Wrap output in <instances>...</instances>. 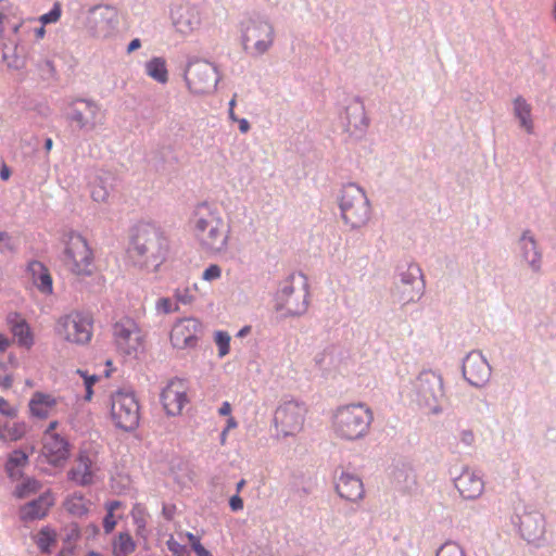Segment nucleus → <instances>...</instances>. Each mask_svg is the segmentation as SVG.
I'll use <instances>...</instances> for the list:
<instances>
[{
    "instance_id": "obj_14",
    "label": "nucleus",
    "mask_w": 556,
    "mask_h": 556,
    "mask_svg": "<svg viewBox=\"0 0 556 556\" xmlns=\"http://www.w3.org/2000/svg\"><path fill=\"white\" fill-rule=\"evenodd\" d=\"M188 387L185 380L174 378L162 390L161 402L167 415L177 416L188 402Z\"/></svg>"
},
{
    "instance_id": "obj_50",
    "label": "nucleus",
    "mask_w": 556,
    "mask_h": 556,
    "mask_svg": "<svg viewBox=\"0 0 556 556\" xmlns=\"http://www.w3.org/2000/svg\"><path fill=\"white\" fill-rule=\"evenodd\" d=\"M238 124H239V129L242 134H247L249 130H250V123L248 119L245 118H237Z\"/></svg>"
},
{
    "instance_id": "obj_6",
    "label": "nucleus",
    "mask_w": 556,
    "mask_h": 556,
    "mask_svg": "<svg viewBox=\"0 0 556 556\" xmlns=\"http://www.w3.org/2000/svg\"><path fill=\"white\" fill-rule=\"evenodd\" d=\"M65 267L76 276H90L94 268L93 251L88 241L78 233H70L63 253Z\"/></svg>"
},
{
    "instance_id": "obj_29",
    "label": "nucleus",
    "mask_w": 556,
    "mask_h": 556,
    "mask_svg": "<svg viewBox=\"0 0 556 556\" xmlns=\"http://www.w3.org/2000/svg\"><path fill=\"white\" fill-rule=\"evenodd\" d=\"M134 525L136 526V534L138 536L146 538L147 536V526L149 520V513L146 506L141 503H136L130 511Z\"/></svg>"
},
{
    "instance_id": "obj_54",
    "label": "nucleus",
    "mask_w": 556,
    "mask_h": 556,
    "mask_svg": "<svg viewBox=\"0 0 556 556\" xmlns=\"http://www.w3.org/2000/svg\"><path fill=\"white\" fill-rule=\"evenodd\" d=\"M34 36L37 40L43 39V37L46 36L45 25L41 24L40 27L35 28Z\"/></svg>"
},
{
    "instance_id": "obj_46",
    "label": "nucleus",
    "mask_w": 556,
    "mask_h": 556,
    "mask_svg": "<svg viewBox=\"0 0 556 556\" xmlns=\"http://www.w3.org/2000/svg\"><path fill=\"white\" fill-rule=\"evenodd\" d=\"M125 505L121 501H110L105 503V509L106 511L115 513L116 510L124 508Z\"/></svg>"
},
{
    "instance_id": "obj_22",
    "label": "nucleus",
    "mask_w": 556,
    "mask_h": 556,
    "mask_svg": "<svg viewBox=\"0 0 556 556\" xmlns=\"http://www.w3.org/2000/svg\"><path fill=\"white\" fill-rule=\"evenodd\" d=\"M29 270L33 276V282L38 290L45 294L52 293V277L48 268L40 262H33L29 264Z\"/></svg>"
},
{
    "instance_id": "obj_45",
    "label": "nucleus",
    "mask_w": 556,
    "mask_h": 556,
    "mask_svg": "<svg viewBox=\"0 0 556 556\" xmlns=\"http://www.w3.org/2000/svg\"><path fill=\"white\" fill-rule=\"evenodd\" d=\"M230 508L235 511L243 508V501L239 495H233L229 501Z\"/></svg>"
},
{
    "instance_id": "obj_12",
    "label": "nucleus",
    "mask_w": 556,
    "mask_h": 556,
    "mask_svg": "<svg viewBox=\"0 0 556 556\" xmlns=\"http://www.w3.org/2000/svg\"><path fill=\"white\" fill-rule=\"evenodd\" d=\"M306 413L304 404L292 401L283 403L275 413L277 431L283 437L299 433L303 429Z\"/></svg>"
},
{
    "instance_id": "obj_5",
    "label": "nucleus",
    "mask_w": 556,
    "mask_h": 556,
    "mask_svg": "<svg viewBox=\"0 0 556 556\" xmlns=\"http://www.w3.org/2000/svg\"><path fill=\"white\" fill-rule=\"evenodd\" d=\"M110 419L123 431H132L139 426L140 407L132 392L116 391L109 400Z\"/></svg>"
},
{
    "instance_id": "obj_24",
    "label": "nucleus",
    "mask_w": 556,
    "mask_h": 556,
    "mask_svg": "<svg viewBox=\"0 0 556 556\" xmlns=\"http://www.w3.org/2000/svg\"><path fill=\"white\" fill-rule=\"evenodd\" d=\"M514 114L519 119L520 126L528 132H533V121L531 117V104L522 97H517L514 102Z\"/></svg>"
},
{
    "instance_id": "obj_33",
    "label": "nucleus",
    "mask_w": 556,
    "mask_h": 556,
    "mask_svg": "<svg viewBox=\"0 0 556 556\" xmlns=\"http://www.w3.org/2000/svg\"><path fill=\"white\" fill-rule=\"evenodd\" d=\"M56 542V532L48 527L42 528L37 534L36 544L42 553H49Z\"/></svg>"
},
{
    "instance_id": "obj_26",
    "label": "nucleus",
    "mask_w": 556,
    "mask_h": 556,
    "mask_svg": "<svg viewBox=\"0 0 556 556\" xmlns=\"http://www.w3.org/2000/svg\"><path fill=\"white\" fill-rule=\"evenodd\" d=\"M91 502L84 497L80 493L70 495L65 502L64 507L66 511L76 517H83L89 511Z\"/></svg>"
},
{
    "instance_id": "obj_10",
    "label": "nucleus",
    "mask_w": 556,
    "mask_h": 556,
    "mask_svg": "<svg viewBox=\"0 0 556 556\" xmlns=\"http://www.w3.org/2000/svg\"><path fill=\"white\" fill-rule=\"evenodd\" d=\"M243 46L252 55H262L273 46L274 27L265 21H249L243 28Z\"/></svg>"
},
{
    "instance_id": "obj_19",
    "label": "nucleus",
    "mask_w": 556,
    "mask_h": 556,
    "mask_svg": "<svg viewBox=\"0 0 556 556\" xmlns=\"http://www.w3.org/2000/svg\"><path fill=\"white\" fill-rule=\"evenodd\" d=\"M454 484L459 494L466 500L479 497L484 489L482 478L469 468H464L463 471L455 477Z\"/></svg>"
},
{
    "instance_id": "obj_39",
    "label": "nucleus",
    "mask_w": 556,
    "mask_h": 556,
    "mask_svg": "<svg viewBox=\"0 0 556 556\" xmlns=\"http://www.w3.org/2000/svg\"><path fill=\"white\" fill-rule=\"evenodd\" d=\"M222 276V268L217 264L210 265L202 275L205 281H213L219 279Z\"/></svg>"
},
{
    "instance_id": "obj_30",
    "label": "nucleus",
    "mask_w": 556,
    "mask_h": 556,
    "mask_svg": "<svg viewBox=\"0 0 556 556\" xmlns=\"http://www.w3.org/2000/svg\"><path fill=\"white\" fill-rule=\"evenodd\" d=\"M28 463V455L23 451H13L5 464V470L10 478L15 479L21 476V470Z\"/></svg>"
},
{
    "instance_id": "obj_41",
    "label": "nucleus",
    "mask_w": 556,
    "mask_h": 556,
    "mask_svg": "<svg viewBox=\"0 0 556 556\" xmlns=\"http://www.w3.org/2000/svg\"><path fill=\"white\" fill-rule=\"evenodd\" d=\"M168 549L175 555V556H184V554L187 552L186 546L178 543L174 538H169L166 542Z\"/></svg>"
},
{
    "instance_id": "obj_64",
    "label": "nucleus",
    "mask_w": 556,
    "mask_h": 556,
    "mask_svg": "<svg viewBox=\"0 0 556 556\" xmlns=\"http://www.w3.org/2000/svg\"><path fill=\"white\" fill-rule=\"evenodd\" d=\"M58 556H72V553L70 551H62Z\"/></svg>"
},
{
    "instance_id": "obj_7",
    "label": "nucleus",
    "mask_w": 556,
    "mask_h": 556,
    "mask_svg": "<svg viewBox=\"0 0 556 556\" xmlns=\"http://www.w3.org/2000/svg\"><path fill=\"white\" fill-rule=\"evenodd\" d=\"M340 208L344 222L352 228L364 226L370 216L367 197L356 185H349L343 188Z\"/></svg>"
},
{
    "instance_id": "obj_37",
    "label": "nucleus",
    "mask_w": 556,
    "mask_h": 556,
    "mask_svg": "<svg viewBox=\"0 0 556 556\" xmlns=\"http://www.w3.org/2000/svg\"><path fill=\"white\" fill-rule=\"evenodd\" d=\"M437 556H464L463 549L456 543H445L439 552Z\"/></svg>"
},
{
    "instance_id": "obj_62",
    "label": "nucleus",
    "mask_w": 556,
    "mask_h": 556,
    "mask_svg": "<svg viewBox=\"0 0 556 556\" xmlns=\"http://www.w3.org/2000/svg\"><path fill=\"white\" fill-rule=\"evenodd\" d=\"M229 117H230L233 122H236V121H237V116L235 115V110L229 109Z\"/></svg>"
},
{
    "instance_id": "obj_27",
    "label": "nucleus",
    "mask_w": 556,
    "mask_h": 556,
    "mask_svg": "<svg viewBox=\"0 0 556 556\" xmlns=\"http://www.w3.org/2000/svg\"><path fill=\"white\" fill-rule=\"evenodd\" d=\"M27 432V425L24 421L12 424H0V440L4 442H13L21 440Z\"/></svg>"
},
{
    "instance_id": "obj_56",
    "label": "nucleus",
    "mask_w": 556,
    "mask_h": 556,
    "mask_svg": "<svg viewBox=\"0 0 556 556\" xmlns=\"http://www.w3.org/2000/svg\"><path fill=\"white\" fill-rule=\"evenodd\" d=\"M140 47H141V41L138 38H136L130 41V43L128 45L127 51L130 53V52L139 49Z\"/></svg>"
},
{
    "instance_id": "obj_15",
    "label": "nucleus",
    "mask_w": 556,
    "mask_h": 556,
    "mask_svg": "<svg viewBox=\"0 0 556 556\" xmlns=\"http://www.w3.org/2000/svg\"><path fill=\"white\" fill-rule=\"evenodd\" d=\"M41 454L50 465L64 466L71 455V444L61 434H48L42 437Z\"/></svg>"
},
{
    "instance_id": "obj_48",
    "label": "nucleus",
    "mask_w": 556,
    "mask_h": 556,
    "mask_svg": "<svg viewBox=\"0 0 556 556\" xmlns=\"http://www.w3.org/2000/svg\"><path fill=\"white\" fill-rule=\"evenodd\" d=\"M12 383H13V379L11 376H9V375L0 376V387L2 389H10L12 387Z\"/></svg>"
},
{
    "instance_id": "obj_4",
    "label": "nucleus",
    "mask_w": 556,
    "mask_h": 556,
    "mask_svg": "<svg viewBox=\"0 0 556 556\" xmlns=\"http://www.w3.org/2000/svg\"><path fill=\"white\" fill-rule=\"evenodd\" d=\"M147 331L134 318L125 316L113 325V341L117 352L137 358L147 345Z\"/></svg>"
},
{
    "instance_id": "obj_55",
    "label": "nucleus",
    "mask_w": 556,
    "mask_h": 556,
    "mask_svg": "<svg viewBox=\"0 0 556 556\" xmlns=\"http://www.w3.org/2000/svg\"><path fill=\"white\" fill-rule=\"evenodd\" d=\"M10 345V340L0 333V353H3Z\"/></svg>"
},
{
    "instance_id": "obj_13",
    "label": "nucleus",
    "mask_w": 556,
    "mask_h": 556,
    "mask_svg": "<svg viewBox=\"0 0 556 556\" xmlns=\"http://www.w3.org/2000/svg\"><path fill=\"white\" fill-rule=\"evenodd\" d=\"M201 332V324L194 318H182L175 323L170 331V343L175 349L194 348Z\"/></svg>"
},
{
    "instance_id": "obj_57",
    "label": "nucleus",
    "mask_w": 556,
    "mask_h": 556,
    "mask_svg": "<svg viewBox=\"0 0 556 556\" xmlns=\"http://www.w3.org/2000/svg\"><path fill=\"white\" fill-rule=\"evenodd\" d=\"M237 427V422L236 420L233 419V417H229V419L227 420V427L226 429L223 431V439L225 438L226 433L230 430V429H233Z\"/></svg>"
},
{
    "instance_id": "obj_49",
    "label": "nucleus",
    "mask_w": 556,
    "mask_h": 556,
    "mask_svg": "<svg viewBox=\"0 0 556 556\" xmlns=\"http://www.w3.org/2000/svg\"><path fill=\"white\" fill-rule=\"evenodd\" d=\"M186 536H187L192 549L197 548L198 545H202L200 542V539L197 535H194L193 533L187 532Z\"/></svg>"
},
{
    "instance_id": "obj_60",
    "label": "nucleus",
    "mask_w": 556,
    "mask_h": 556,
    "mask_svg": "<svg viewBox=\"0 0 556 556\" xmlns=\"http://www.w3.org/2000/svg\"><path fill=\"white\" fill-rule=\"evenodd\" d=\"M249 331H250V327H244V328H242V329L238 332V336H239V337H243V336H245Z\"/></svg>"
},
{
    "instance_id": "obj_63",
    "label": "nucleus",
    "mask_w": 556,
    "mask_h": 556,
    "mask_svg": "<svg viewBox=\"0 0 556 556\" xmlns=\"http://www.w3.org/2000/svg\"><path fill=\"white\" fill-rule=\"evenodd\" d=\"M235 105H236V96H233V98L230 100V102H229V109L235 110Z\"/></svg>"
},
{
    "instance_id": "obj_9",
    "label": "nucleus",
    "mask_w": 556,
    "mask_h": 556,
    "mask_svg": "<svg viewBox=\"0 0 556 556\" xmlns=\"http://www.w3.org/2000/svg\"><path fill=\"white\" fill-rule=\"evenodd\" d=\"M100 470L99 450L92 443L80 446L72 468L67 472L71 481L86 486L94 482L96 473Z\"/></svg>"
},
{
    "instance_id": "obj_51",
    "label": "nucleus",
    "mask_w": 556,
    "mask_h": 556,
    "mask_svg": "<svg viewBox=\"0 0 556 556\" xmlns=\"http://www.w3.org/2000/svg\"><path fill=\"white\" fill-rule=\"evenodd\" d=\"M58 426H59V422L56 420L51 421L48 425V427L46 428L42 437H47L48 434H58L55 432V429L58 428Z\"/></svg>"
},
{
    "instance_id": "obj_44",
    "label": "nucleus",
    "mask_w": 556,
    "mask_h": 556,
    "mask_svg": "<svg viewBox=\"0 0 556 556\" xmlns=\"http://www.w3.org/2000/svg\"><path fill=\"white\" fill-rule=\"evenodd\" d=\"M175 296L179 302H181L184 304H189L193 301V295L189 292L188 289H185L182 291L177 290L175 292Z\"/></svg>"
},
{
    "instance_id": "obj_53",
    "label": "nucleus",
    "mask_w": 556,
    "mask_h": 556,
    "mask_svg": "<svg viewBox=\"0 0 556 556\" xmlns=\"http://www.w3.org/2000/svg\"><path fill=\"white\" fill-rule=\"evenodd\" d=\"M219 414L223 416H229L231 413V406L228 402H224L219 407Z\"/></svg>"
},
{
    "instance_id": "obj_61",
    "label": "nucleus",
    "mask_w": 556,
    "mask_h": 556,
    "mask_svg": "<svg viewBox=\"0 0 556 556\" xmlns=\"http://www.w3.org/2000/svg\"><path fill=\"white\" fill-rule=\"evenodd\" d=\"M9 239V236L4 231H0V243Z\"/></svg>"
},
{
    "instance_id": "obj_42",
    "label": "nucleus",
    "mask_w": 556,
    "mask_h": 556,
    "mask_svg": "<svg viewBox=\"0 0 556 556\" xmlns=\"http://www.w3.org/2000/svg\"><path fill=\"white\" fill-rule=\"evenodd\" d=\"M117 520L114 516V513L106 511V515L103 519V529L105 533H111L116 527Z\"/></svg>"
},
{
    "instance_id": "obj_58",
    "label": "nucleus",
    "mask_w": 556,
    "mask_h": 556,
    "mask_svg": "<svg viewBox=\"0 0 556 556\" xmlns=\"http://www.w3.org/2000/svg\"><path fill=\"white\" fill-rule=\"evenodd\" d=\"M10 174H11V173H10L9 167H8L5 164H3V165H2V167H1V169H0V178H1L2 180H8V179H9V177H10Z\"/></svg>"
},
{
    "instance_id": "obj_17",
    "label": "nucleus",
    "mask_w": 556,
    "mask_h": 556,
    "mask_svg": "<svg viewBox=\"0 0 556 556\" xmlns=\"http://www.w3.org/2000/svg\"><path fill=\"white\" fill-rule=\"evenodd\" d=\"M100 115L101 108L92 100L78 99L72 103L71 119L75 122L79 128H94Z\"/></svg>"
},
{
    "instance_id": "obj_47",
    "label": "nucleus",
    "mask_w": 556,
    "mask_h": 556,
    "mask_svg": "<svg viewBox=\"0 0 556 556\" xmlns=\"http://www.w3.org/2000/svg\"><path fill=\"white\" fill-rule=\"evenodd\" d=\"M163 516L167 520H172L176 514V506L175 505H164L162 509Z\"/></svg>"
},
{
    "instance_id": "obj_20",
    "label": "nucleus",
    "mask_w": 556,
    "mask_h": 556,
    "mask_svg": "<svg viewBox=\"0 0 556 556\" xmlns=\"http://www.w3.org/2000/svg\"><path fill=\"white\" fill-rule=\"evenodd\" d=\"M61 397L51 393L36 391L28 403L29 413L33 417L38 419H47L53 414L59 405Z\"/></svg>"
},
{
    "instance_id": "obj_35",
    "label": "nucleus",
    "mask_w": 556,
    "mask_h": 556,
    "mask_svg": "<svg viewBox=\"0 0 556 556\" xmlns=\"http://www.w3.org/2000/svg\"><path fill=\"white\" fill-rule=\"evenodd\" d=\"M77 374L84 379V386H85V396L84 399L89 402L92 399L93 395V384L98 381V377L96 375H88L86 371H83L80 369L77 370Z\"/></svg>"
},
{
    "instance_id": "obj_8",
    "label": "nucleus",
    "mask_w": 556,
    "mask_h": 556,
    "mask_svg": "<svg viewBox=\"0 0 556 556\" xmlns=\"http://www.w3.org/2000/svg\"><path fill=\"white\" fill-rule=\"evenodd\" d=\"M92 325L89 314L73 311L58 319L55 331L66 342L86 344L92 338Z\"/></svg>"
},
{
    "instance_id": "obj_40",
    "label": "nucleus",
    "mask_w": 556,
    "mask_h": 556,
    "mask_svg": "<svg viewBox=\"0 0 556 556\" xmlns=\"http://www.w3.org/2000/svg\"><path fill=\"white\" fill-rule=\"evenodd\" d=\"M18 409L16 406L11 405L5 399L0 396V414L14 418L17 416Z\"/></svg>"
},
{
    "instance_id": "obj_38",
    "label": "nucleus",
    "mask_w": 556,
    "mask_h": 556,
    "mask_svg": "<svg viewBox=\"0 0 556 556\" xmlns=\"http://www.w3.org/2000/svg\"><path fill=\"white\" fill-rule=\"evenodd\" d=\"M178 308V305L175 304L169 298H161L156 302V309L164 314L177 312Z\"/></svg>"
},
{
    "instance_id": "obj_3",
    "label": "nucleus",
    "mask_w": 556,
    "mask_h": 556,
    "mask_svg": "<svg viewBox=\"0 0 556 556\" xmlns=\"http://www.w3.org/2000/svg\"><path fill=\"white\" fill-rule=\"evenodd\" d=\"M374 421L372 410L363 403L339 406L332 416V430L337 438L356 441L366 437Z\"/></svg>"
},
{
    "instance_id": "obj_36",
    "label": "nucleus",
    "mask_w": 556,
    "mask_h": 556,
    "mask_svg": "<svg viewBox=\"0 0 556 556\" xmlns=\"http://www.w3.org/2000/svg\"><path fill=\"white\" fill-rule=\"evenodd\" d=\"M61 15H62V8H61V4L59 2H56V3H54V5L50 12L42 14L39 17V22L42 25L56 23L60 21Z\"/></svg>"
},
{
    "instance_id": "obj_32",
    "label": "nucleus",
    "mask_w": 556,
    "mask_h": 556,
    "mask_svg": "<svg viewBox=\"0 0 556 556\" xmlns=\"http://www.w3.org/2000/svg\"><path fill=\"white\" fill-rule=\"evenodd\" d=\"M41 486L42 485L38 480L33 479V478H27L22 483L16 485V488L13 492V496L17 500L27 498V497L36 494L37 492H39Z\"/></svg>"
},
{
    "instance_id": "obj_28",
    "label": "nucleus",
    "mask_w": 556,
    "mask_h": 556,
    "mask_svg": "<svg viewBox=\"0 0 556 556\" xmlns=\"http://www.w3.org/2000/svg\"><path fill=\"white\" fill-rule=\"evenodd\" d=\"M146 72L148 76L157 83L165 84L168 80V71L166 61L163 58L155 56L146 64Z\"/></svg>"
},
{
    "instance_id": "obj_25",
    "label": "nucleus",
    "mask_w": 556,
    "mask_h": 556,
    "mask_svg": "<svg viewBox=\"0 0 556 556\" xmlns=\"http://www.w3.org/2000/svg\"><path fill=\"white\" fill-rule=\"evenodd\" d=\"M523 257L529 262L534 270L540 269L541 254L538 252L536 242L529 231H526L520 240Z\"/></svg>"
},
{
    "instance_id": "obj_16",
    "label": "nucleus",
    "mask_w": 556,
    "mask_h": 556,
    "mask_svg": "<svg viewBox=\"0 0 556 556\" xmlns=\"http://www.w3.org/2000/svg\"><path fill=\"white\" fill-rule=\"evenodd\" d=\"M490 366L479 352H470L463 363V375L473 386H482L490 377Z\"/></svg>"
},
{
    "instance_id": "obj_52",
    "label": "nucleus",
    "mask_w": 556,
    "mask_h": 556,
    "mask_svg": "<svg viewBox=\"0 0 556 556\" xmlns=\"http://www.w3.org/2000/svg\"><path fill=\"white\" fill-rule=\"evenodd\" d=\"M197 556H213L212 553L206 549L203 545H198L197 548L193 549Z\"/></svg>"
},
{
    "instance_id": "obj_43",
    "label": "nucleus",
    "mask_w": 556,
    "mask_h": 556,
    "mask_svg": "<svg viewBox=\"0 0 556 556\" xmlns=\"http://www.w3.org/2000/svg\"><path fill=\"white\" fill-rule=\"evenodd\" d=\"M109 192L103 186H94L91 191V197L97 202H104L108 199Z\"/></svg>"
},
{
    "instance_id": "obj_34",
    "label": "nucleus",
    "mask_w": 556,
    "mask_h": 556,
    "mask_svg": "<svg viewBox=\"0 0 556 556\" xmlns=\"http://www.w3.org/2000/svg\"><path fill=\"white\" fill-rule=\"evenodd\" d=\"M214 341L218 349V356H226L230 350V336L226 331H216Z\"/></svg>"
},
{
    "instance_id": "obj_1",
    "label": "nucleus",
    "mask_w": 556,
    "mask_h": 556,
    "mask_svg": "<svg viewBox=\"0 0 556 556\" xmlns=\"http://www.w3.org/2000/svg\"><path fill=\"white\" fill-rule=\"evenodd\" d=\"M193 237L207 254H218L228 247L229 231L220 213L206 204L199 205L191 220Z\"/></svg>"
},
{
    "instance_id": "obj_2",
    "label": "nucleus",
    "mask_w": 556,
    "mask_h": 556,
    "mask_svg": "<svg viewBox=\"0 0 556 556\" xmlns=\"http://www.w3.org/2000/svg\"><path fill=\"white\" fill-rule=\"evenodd\" d=\"M168 241L157 227L149 223L136 226L129 249L136 264L156 269L166 258Z\"/></svg>"
},
{
    "instance_id": "obj_18",
    "label": "nucleus",
    "mask_w": 556,
    "mask_h": 556,
    "mask_svg": "<svg viewBox=\"0 0 556 556\" xmlns=\"http://www.w3.org/2000/svg\"><path fill=\"white\" fill-rule=\"evenodd\" d=\"M55 498L51 491H46L38 498L26 503L18 509L20 519L24 522L45 518L54 505Z\"/></svg>"
},
{
    "instance_id": "obj_21",
    "label": "nucleus",
    "mask_w": 556,
    "mask_h": 556,
    "mask_svg": "<svg viewBox=\"0 0 556 556\" xmlns=\"http://www.w3.org/2000/svg\"><path fill=\"white\" fill-rule=\"evenodd\" d=\"M337 492L342 498L356 502L364 496L362 480L350 472H342L336 484Z\"/></svg>"
},
{
    "instance_id": "obj_23",
    "label": "nucleus",
    "mask_w": 556,
    "mask_h": 556,
    "mask_svg": "<svg viewBox=\"0 0 556 556\" xmlns=\"http://www.w3.org/2000/svg\"><path fill=\"white\" fill-rule=\"evenodd\" d=\"M11 331L21 346L30 349L34 344V337L28 324L17 315L10 318Z\"/></svg>"
},
{
    "instance_id": "obj_59",
    "label": "nucleus",
    "mask_w": 556,
    "mask_h": 556,
    "mask_svg": "<svg viewBox=\"0 0 556 556\" xmlns=\"http://www.w3.org/2000/svg\"><path fill=\"white\" fill-rule=\"evenodd\" d=\"M52 146H53V141H52V139H51V138L46 139L45 148H46V150H47L48 152L52 149Z\"/></svg>"
},
{
    "instance_id": "obj_11",
    "label": "nucleus",
    "mask_w": 556,
    "mask_h": 556,
    "mask_svg": "<svg viewBox=\"0 0 556 556\" xmlns=\"http://www.w3.org/2000/svg\"><path fill=\"white\" fill-rule=\"evenodd\" d=\"M185 79L188 88L195 94L212 92L218 81L216 68L206 61H195L188 65Z\"/></svg>"
},
{
    "instance_id": "obj_31",
    "label": "nucleus",
    "mask_w": 556,
    "mask_h": 556,
    "mask_svg": "<svg viewBox=\"0 0 556 556\" xmlns=\"http://www.w3.org/2000/svg\"><path fill=\"white\" fill-rule=\"evenodd\" d=\"M136 549V543L127 532L119 533L113 542L114 556H129Z\"/></svg>"
}]
</instances>
